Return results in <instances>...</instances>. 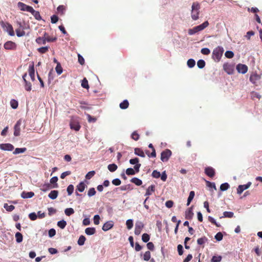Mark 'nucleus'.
<instances>
[{"mask_svg": "<svg viewBox=\"0 0 262 262\" xmlns=\"http://www.w3.org/2000/svg\"><path fill=\"white\" fill-rule=\"evenodd\" d=\"M126 225L128 229H131L133 227V220L128 219L126 222Z\"/></svg>", "mask_w": 262, "mask_h": 262, "instance_id": "obj_47", "label": "nucleus"}, {"mask_svg": "<svg viewBox=\"0 0 262 262\" xmlns=\"http://www.w3.org/2000/svg\"><path fill=\"white\" fill-rule=\"evenodd\" d=\"M29 74L32 81L35 80V69L34 66V63L33 62L31 65L29 66Z\"/></svg>", "mask_w": 262, "mask_h": 262, "instance_id": "obj_16", "label": "nucleus"}, {"mask_svg": "<svg viewBox=\"0 0 262 262\" xmlns=\"http://www.w3.org/2000/svg\"><path fill=\"white\" fill-rule=\"evenodd\" d=\"M96 191L94 188H90L88 192V195L89 197H91L95 195Z\"/></svg>", "mask_w": 262, "mask_h": 262, "instance_id": "obj_49", "label": "nucleus"}, {"mask_svg": "<svg viewBox=\"0 0 262 262\" xmlns=\"http://www.w3.org/2000/svg\"><path fill=\"white\" fill-rule=\"evenodd\" d=\"M4 47L6 50H14L16 48V45L12 41H7L4 43Z\"/></svg>", "mask_w": 262, "mask_h": 262, "instance_id": "obj_11", "label": "nucleus"}, {"mask_svg": "<svg viewBox=\"0 0 262 262\" xmlns=\"http://www.w3.org/2000/svg\"><path fill=\"white\" fill-rule=\"evenodd\" d=\"M30 13L33 15V16L36 20H40L42 19L41 16L39 12L37 11H35L33 8H32Z\"/></svg>", "mask_w": 262, "mask_h": 262, "instance_id": "obj_20", "label": "nucleus"}, {"mask_svg": "<svg viewBox=\"0 0 262 262\" xmlns=\"http://www.w3.org/2000/svg\"><path fill=\"white\" fill-rule=\"evenodd\" d=\"M57 225L58 227H59L60 228L63 229L66 227V226L67 225V222L64 220H62L58 221L57 222Z\"/></svg>", "mask_w": 262, "mask_h": 262, "instance_id": "obj_33", "label": "nucleus"}, {"mask_svg": "<svg viewBox=\"0 0 262 262\" xmlns=\"http://www.w3.org/2000/svg\"><path fill=\"white\" fill-rule=\"evenodd\" d=\"M70 127L72 129L78 131L80 128V125L77 122H72L70 123Z\"/></svg>", "mask_w": 262, "mask_h": 262, "instance_id": "obj_26", "label": "nucleus"}, {"mask_svg": "<svg viewBox=\"0 0 262 262\" xmlns=\"http://www.w3.org/2000/svg\"><path fill=\"white\" fill-rule=\"evenodd\" d=\"M201 52L204 55H207L210 53V50L207 48H204L201 49Z\"/></svg>", "mask_w": 262, "mask_h": 262, "instance_id": "obj_60", "label": "nucleus"}, {"mask_svg": "<svg viewBox=\"0 0 262 262\" xmlns=\"http://www.w3.org/2000/svg\"><path fill=\"white\" fill-rule=\"evenodd\" d=\"M10 105L12 108L16 109L18 107V102L15 99H12L10 101Z\"/></svg>", "mask_w": 262, "mask_h": 262, "instance_id": "obj_50", "label": "nucleus"}, {"mask_svg": "<svg viewBox=\"0 0 262 262\" xmlns=\"http://www.w3.org/2000/svg\"><path fill=\"white\" fill-rule=\"evenodd\" d=\"M85 233L88 235H92L96 233V229L94 227H88L85 229Z\"/></svg>", "mask_w": 262, "mask_h": 262, "instance_id": "obj_23", "label": "nucleus"}, {"mask_svg": "<svg viewBox=\"0 0 262 262\" xmlns=\"http://www.w3.org/2000/svg\"><path fill=\"white\" fill-rule=\"evenodd\" d=\"M34 195V193L32 191H23L21 193V197L23 199H29Z\"/></svg>", "mask_w": 262, "mask_h": 262, "instance_id": "obj_17", "label": "nucleus"}, {"mask_svg": "<svg viewBox=\"0 0 262 262\" xmlns=\"http://www.w3.org/2000/svg\"><path fill=\"white\" fill-rule=\"evenodd\" d=\"M151 176L153 178L158 179L160 177L161 173L157 170H154L152 172Z\"/></svg>", "mask_w": 262, "mask_h": 262, "instance_id": "obj_56", "label": "nucleus"}, {"mask_svg": "<svg viewBox=\"0 0 262 262\" xmlns=\"http://www.w3.org/2000/svg\"><path fill=\"white\" fill-rule=\"evenodd\" d=\"M193 213L192 211V206L190 207L185 212V218L187 220H191L193 216Z\"/></svg>", "mask_w": 262, "mask_h": 262, "instance_id": "obj_18", "label": "nucleus"}, {"mask_svg": "<svg viewBox=\"0 0 262 262\" xmlns=\"http://www.w3.org/2000/svg\"><path fill=\"white\" fill-rule=\"evenodd\" d=\"M14 148V146L10 143H2L0 144V149L3 150L12 151Z\"/></svg>", "mask_w": 262, "mask_h": 262, "instance_id": "obj_10", "label": "nucleus"}, {"mask_svg": "<svg viewBox=\"0 0 262 262\" xmlns=\"http://www.w3.org/2000/svg\"><path fill=\"white\" fill-rule=\"evenodd\" d=\"M16 35L17 37H20L24 36L25 35V32L24 31H20L19 29H16L15 30Z\"/></svg>", "mask_w": 262, "mask_h": 262, "instance_id": "obj_61", "label": "nucleus"}, {"mask_svg": "<svg viewBox=\"0 0 262 262\" xmlns=\"http://www.w3.org/2000/svg\"><path fill=\"white\" fill-rule=\"evenodd\" d=\"M17 6L21 11H27L29 12H30L33 8L31 6L27 5L22 2H18L17 3Z\"/></svg>", "mask_w": 262, "mask_h": 262, "instance_id": "obj_7", "label": "nucleus"}, {"mask_svg": "<svg viewBox=\"0 0 262 262\" xmlns=\"http://www.w3.org/2000/svg\"><path fill=\"white\" fill-rule=\"evenodd\" d=\"M64 213L66 215L70 216L74 213V210L72 208H68L64 210Z\"/></svg>", "mask_w": 262, "mask_h": 262, "instance_id": "obj_41", "label": "nucleus"}, {"mask_svg": "<svg viewBox=\"0 0 262 262\" xmlns=\"http://www.w3.org/2000/svg\"><path fill=\"white\" fill-rule=\"evenodd\" d=\"M144 227V224L141 222H138L135 224V234L137 235H139L142 230V229Z\"/></svg>", "mask_w": 262, "mask_h": 262, "instance_id": "obj_8", "label": "nucleus"}, {"mask_svg": "<svg viewBox=\"0 0 262 262\" xmlns=\"http://www.w3.org/2000/svg\"><path fill=\"white\" fill-rule=\"evenodd\" d=\"M155 190V186L154 185H151L149 186L148 188L146 189L145 196L147 197H149V195L151 194L152 192H154Z\"/></svg>", "mask_w": 262, "mask_h": 262, "instance_id": "obj_21", "label": "nucleus"}, {"mask_svg": "<svg viewBox=\"0 0 262 262\" xmlns=\"http://www.w3.org/2000/svg\"><path fill=\"white\" fill-rule=\"evenodd\" d=\"M130 182L138 186H141L142 184V180L136 177L132 178L130 180Z\"/></svg>", "mask_w": 262, "mask_h": 262, "instance_id": "obj_29", "label": "nucleus"}, {"mask_svg": "<svg viewBox=\"0 0 262 262\" xmlns=\"http://www.w3.org/2000/svg\"><path fill=\"white\" fill-rule=\"evenodd\" d=\"M222 260L221 256H213L211 259V262H220Z\"/></svg>", "mask_w": 262, "mask_h": 262, "instance_id": "obj_63", "label": "nucleus"}, {"mask_svg": "<svg viewBox=\"0 0 262 262\" xmlns=\"http://www.w3.org/2000/svg\"><path fill=\"white\" fill-rule=\"evenodd\" d=\"M223 237V234L221 232H219L216 234L214 237L217 241L219 242L222 240Z\"/></svg>", "mask_w": 262, "mask_h": 262, "instance_id": "obj_59", "label": "nucleus"}, {"mask_svg": "<svg viewBox=\"0 0 262 262\" xmlns=\"http://www.w3.org/2000/svg\"><path fill=\"white\" fill-rule=\"evenodd\" d=\"M150 258V252L149 251H146L143 255V259L145 261H148Z\"/></svg>", "mask_w": 262, "mask_h": 262, "instance_id": "obj_51", "label": "nucleus"}, {"mask_svg": "<svg viewBox=\"0 0 262 262\" xmlns=\"http://www.w3.org/2000/svg\"><path fill=\"white\" fill-rule=\"evenodd\" d=\"M132 138L135 141H137L139 139V135L136 131H134L132 134Z\"/></svg>", "mask_w": 262, "mask_h": 262, "instance_id": "obj_64", "label": "nucleus"}, {"mask_svg": "<svg viewBox=\"0 0 262 262\" xmlns=\"http://www.w3.org/2000/svg\"><path fill=\"white\" fill-rule=\"evenodd\" d=\"M135 173V171L132 168H128L126 170V174L128 176L134 175Z\"/></svg>", "mask_w": 262, "mask_h": 262, "instance_id": "obj_58", "label": "nucleus"}, {"mask_svg": "<svg viewBox=\"0 0 262 262\" xmlns=\"http://www.w3.org/2000/svg\"><path fill=\"white\" fill-rule=\"evenodd\" d=\"M150 239V236L147 233H143L142 235V240L144 243H147Z\"/></svg>", "mask_w": 262, "mask_h": 262, "instance_id": "obj_46", "label": "nucleus"}, {"mask_svg": "<svg viewBox=\"0 0 262 262\" xmlns=\"http://www.w3.org/2000/svg\"><path fill=\"white\" fill-rule=\"evenodd\" d=\"M236 69L239 73L245 74L248 71V67L243 64L239 63L236 66Z\"/></svg>", "mask_w": 262, "mask_h": 262, "instance_id": "obj_9", "label": "nucleus"}, {"mask_svg": "<svg viewBox=\"0 0 262 262\" xmlns=\"http://www.w3.org/2000/svg\"><path fill=\"white\" fill-rule=\"evenodd\" d=\"M24 82V83H25V85H24V86H25V90L27 91H31V89H32V84L31 83L26 80Z\"/></svg>", "mask_w": 262, "mask_h": 262, "instance_id": "obj_36", "label": "nucleus"}, {"mask_svg": "<svg viewBox=\"0 0 262 262\" xmlns=\"http://www.w3.org/2000/svg\"><path fill=\"white\" fill-rule=\"evenodd\" d=\"M205 173L208 177L212 178L215 175V170L212 167H207L205 169Z\"/></svg>", "mask_w": 262, "mask_h": 262, "instance_id": "obj_15", "label": "nucleus"}, {"mask_svg": "<svg viewBox=\"0 0 262 262\" xmlns=\"http://www.w3.org/2000/svg\"><path fill=\"white\" fill-rule=\"evenodd\" d=\"M208 239L206 237L203 236L201 238H199L197 240V243L199 245H202L207 242Z\"/></svg>", "mask_w": 262, "mask_h": 262, "instance_id": "obj_39", "label": "nucleus"}, {"mask_svg": "<svg viewBox=\"0 0 262 262\" xmlns=\"http://www.w3.org/2000/svg\"><path fill=\"white\" fill-rule=\"evenodd\" d=\"M209 26V23L208 21H205L202 24L195 26L191 29H189L188 30V33L189 35H194L202 30L205 29Z\"/></svg>", "mask_w": 262, "mask_h": 262, "instance_id": "obj_1", "label": "nucleus"}, {"mask_svg": "<svg viewBox=\"0 0 262 262\" xmlns=\"http://www.w3.org/2000/svg\"><path fill=\"white\" fill-rule=\"evenodd\" d=\"M52 188H53V186L49 183H45L40 186V190L43 192H46Z\"/></svg>", "mask_w": 262, "mask_h": 262, "instance_id": "obj_19", "label": "nucleus"}, {"mask_svg": "<svg viewBox=\"0 0 262 262\" xmlns=\"http://www.w3.org/2000/svg\"><path fill=\"white\" fill-rule=\"evenodd\" d=\"M207 186L211 188H213L215 190H216V187L215 186V184L214 182H211L208 181H206Z\"/></svg>", "mask_w": 262, "mask_h": 262, "instance_id": "obj_54", "label": "nucleus"}, {"mask_svg": "<svg viewBox=\"0 0 262 262\" xmlns=\"http://www.w3.org/2000/svg\"><path fill=\"white\" fill-rule=\"evenodd\" d=\"M85 187H86V185L84 183V182H81L76 186V190H77L80 192H82L84 190Z\"/></svg>", "mask_w": 262, "mask_h": 262, "instance_id": "obj_25", "label": "nucleus"}, {"mask_svg": "<svg viewBox=\"0 0 262 262\" xmlns=\"http://www.w3.org/2000/svg\"><path fill=\"white\" fill-rule=\"evenodd\" d=\"M251 185V182H249L246 184L240 185L237 189L238 194H241L245 190L248 189Z\"/></svg>", "mask_w": 262, "mask_h": 262, "instance_id": "obj_12", "label": "nucleus"}, {"mask_svg": "<svg viewBox=\"0 0 262 262\" xmlns=\"http://www.w3.org/2000/svg\"><path fill=\"white\" fill-rule=\"evenodd\" d=\"M195 195V192L194 191H191L189 192V194L188 196V198L187 199V206H189L191 203V202L192 201V200L194 198V196Z\"/></svg>", "mask_w": 262, "mask_h": 262, "instance_id": "obj_30", "label": "nucleus"}, {"mask_svg": "<svg viewBox=\"0 0 262 262\" xmlns=\"http://www.w3.org/2000/svg\"><path fill=\"white\" fill-rule=\"evenodd\" d=\"M4 207L7 211L9 212L12 211L15 208V207L13 205H9L7 203L4 204Z\"/></svg>", "mask_w": 262, "mask_h": 262, "instance_id": "obj_44", "label": "nucleus"}, {"mask_svg": "<svg viewBox=\"0 0 262 262\" xmlns=\"http://www.w3.org/2000/svg\"><path fill=\"white\" fill-rule=\"evenodd\" d=\"M74 189V187L73 185H72V184H70L68 186L67 191L68 195H70L73 193Z\"/></svg>", "mask_w": 262, "mask_h": 262, "instance_id": "obj_48", "label": "nucleus"}, {"mask_svg": "<svg viewBox=\"0 0 262 262\" xmlns=\"http://www.w3.org/2000/svg\"><path fill=\"white\" fill-rule=\"evenodd\" d=\"M81 86L82 88H85V89H88L89 88V84H88V81L86 80V79L85 78H84L82 80Z\"/></svg>", "mask_w": 262, "mask_h": 262, "instance_id": "obj_53", "label": "nucleus"}, {"mask_svg": "<svg viewBox=\"0 0 262 262\" xmlns=\"http://www.w3.org/2000/svg\"><path fill=\"white\" fill-rule=\"evenodd\" d=\"M229 187V184L226 182L224 183H223L220 186V190L222 191H224L225 190H227Z\"/></svg>", "mask_w": 262, "mask_h": 262, "instance_id": "obj_45", "label": "nucleus"}, {"mask_svg": "<svg viewBox=\"0 0 262 262\" xmlns=\"http://www.w3.org/2000/svg\"><path fill=\"white\" fill-rule=\"evenodd\" d=\"M224 51V49L222 47L218 46L213 50L212 58L216 62H219L223 55Z\"/></svg>", "mask_w": 262, "mask_h": 262, "instance_id": "obj_3", "label": "nucleus"}, {"mask_svg": "<svg viewBox=\"0 0 262 262\" xmlns=\"http://www.w3.org/2000/svg\"><path fill=\"white\" fill-rule=\"evenodd\" d=\"M119 189L122 191H125L126 190H131L132 189V188L131 187V185L130 184L125 185H122L121 187L119 188H117L116 189Z\"/></svg>", "mask_w": 262, "mask_h": 262, "instance_id": "obj_38", "label": "nucleus"}, {"mask_svg": "<svg viewBox=\"0 0 262 262\" xmlns=\"http://www.w3.org/2000/svg\"><path fill=\"white\" fill-rule=\"evenodd\" d=\"M55 70L58 75H60L62 73V68L59 62H57V64L55 67Z\"/></svg>", "mask_w": 262, "mask_h": 262, "instance_id": "obj_37", "label": "nucleus"}, {"mask_svg": "<svg viewBox=\"0 0 262 262\" xmlns=\"http://www.w3.org/2000/svg\"><path fill=\"white\" fill-rule=\"evenodd\" d=\"M58 194V191L57 190H52L48 194V197L52 200H55L57 198Z\"/></svg>", "mask_w": 262, "mask_h": 262, "instance_id": "obj_24", "label": "nucleus"}, {"mask_svg": "<svg viewBox=\"0 0 262 262\" xmlns=\"http://www.w3.org/2000/svg\"><path fill=\"white\" fill-rule=\"evenodd\" d=\"M208 221L211 223L214 224L216 227H220V224L216 222V220L211 216H208Z\"/></svg>", "mask_w": 262, "mask_h": 262, "instance_id": "obj_55", "label": "nucleus"}, {"mask_svg": "<svg viewBox=\"0 0 262 262\" xmlns=\"http://www.w3.org/2000/svg\"><path fill=\"white\" fill-rule=\"evenodd\" d=\"M171 155V151L169 149H166L161 153V160L163 162H167Z\"/></svg>", "mask_w": 262, "mask_h": 262, "instance_id": "obj_4", "label": "nucleus"}, {"mask_svg": "<svg viewBox=\"0 0 262 262\" xmlns=\"http://www.w3.org/2000/svg\"><path fill=\"white\" fill-rule=\"evenodd\" d=\"M48 49H49V47L46 46V47L39 48L37 49V50L40 53L43 54V53H46L48 51Z\"/></svg>", "mask_w": 262, "mask_h": 262, "instance_id": "obj_52", "label": "nucleus"}, {"mask_svg": "<svg viewBox=\"0 0 262 262\" xmlns=\"http://www.w3.org/2000/svg\"><path fill=\"white\" fill-rule=\"evenodd\" d=\"M29 219L32 221H35L37 218V215L35 212H31L29 214Z\"/></svg>", "mask_w": 262, "mask_h": 262, "instance_id": "obj_62", "label": "nucleus"}, {"mask_svg": "<svg viewBox=\"0 0 262 262\" xmlns=\"http://www.w3.org/2000/svg\"><path fill=\"white\" fill-rule=\"evenodd\" d=\"M129 103L127 100H124L122 102L120 103V107L121 109L124 110L128 107Z\"/></svg>", "mask_w": 262, "mask_h": 262, "instance_id": "obj_32", "label": "nucleus"}, {"mask_svg": "<svg viewBox=\"0 0 262 262\" xmlns=\"http://www.w3.org/2000/svg\"><path fill=\"white\" fill-rule=\"evenodd\" d=\"M200 8V5L198 2L193 3L191 6V17L193 20L199 19Z\"/></svg>", "mask_w": 262, "mask_h": 262, "instance_id": "obj_2", "label": "nucleus"}, {"mask_svg": "<svg viewBox=\"0 0 262 262\" xmlns=\"http://www.w3.org/2000/svg\"><path fill=\"white\" fill-rule=\"evenodd\" d=\"M58 178L57 176H54L52 177L50 180V184H52L53 188H57L58 187V184L57 182L58 181Z\"/></svg>", "mask_w": 262, "mask_h": 262, "instance_id": "obj_22", "label": "nucleus"}, {"mask_svg": "<svg viewBox=\"0 0 262 262\" xmlns=\"http://www.w3.org/2000/svg\"><path fill=\"white\" fill-rule=\"evenodd\" d=\"M117 165L115 163L109 164L107 166V168L111 172H114L117 170Z\"/></svg>", "mask_w": 262, "mask_h": 262, "instance_id": "obj_35", "label": "nucleus"}, {"mask_svg": "<svg viewBox=\"0 0 262 262\" xmlns=\"http://www.w3.org/2000/svg\"><path fill=\"white\" fill-rule=\"evenodd\" d=\"M22 123V119H19L16 123L14 127V135L16 137L20 135V126Z\"/></svg>", "mask_w": 262, "mask_h": 262, "instance_id": "obj_6", "label": "nucleus"}, {"mask_svg": "<svg viewBox=\"0 0 262 262\" xmlns=\"http://www.w3.org/2000/svg\"><path fill=\"white\" fill-rule=\"evenodd\" d=\"M85 237L83 235H80L78 240L77 243L79 246H83L85 241Z\"/></svg>", "mask_w": 262, "mask_h": 262, "instance_id": "obj_42", "label": "nucleus"}, {"mask_svg": "<svg viewBox=\"0 0 262 262\" xmlns=\"http://www.w3.org/2000/svg\"><path fill=\"white\" fill-rule=\"evenodd\" d=\"M135 154L141 157L142 158H144L145 157V155L143 152V151L139 148H135Z\"/></svg>", "mask_w": 262, "mask_h": 262, "instance_id": "obj_27", "label": "nucleus"}, {"mask_svg": "<svg viewBox=\"0 0 262 262\" xmlns=\"http://www.w3.org/2000/svg\"><path fill=\"white\" fill-rule=\"evenodd\" d=\"M27 150V148L26 147L23 148H16L13 154L14 155H17L21 153H24Z\"/></svg>", "mask_w": 262, "mask_h": 262, "instance_id": "obj_31", "label": "nucleus"}, {"mask_svg": "<svg viewBox=\"0 0 262 262\" xmlns=\"http://www.w3.org/2000/svg\"><path fill=\"white\" fill-rule=\"evenodd\" d=\"M260 79V76L257 73H253L250 77V81L253 84H256L257 81Z\"/></svg>", "mask_w": 262, "mask_h": 262, "instance_id": "obj_14", "label": "nucleus"}, {"mask_svg": "<svg viewBox=\"0 0 262 262\" xmlns=\"http://www.w3.org/2000/svg\"><path fill=\"white\" fill-rule=\"evenodd\" d=\"M47 35V33H45V37H38L36 39V42L38 44H46V39L45 36Z\"/></svg>", "mask_w": 262, "mask_h": 262, "instance_id": "obj_28", "label": "nucleus"}, {"mask_svg": "<svg viewBox=\"0 0 262 262\" xmlns=\"http://www.w3.org/2000/svg\"><path fill=\"white\" fill-rule=\"evenodd\" d=\"M1 26L3 28L6 27V31L8 33L9 35L13 36L15 35L13 28L12 26L9 24V23H4V21H2L1 23Z\"/></svg>", "mask_w": 262, "mask_h": 262, "instance_id": "obj_5", "label": "nucleus"}, {"mask_svg": "<svg viewBox=\"0 0 262 262\" xmlns=\"http://www.w3.org/2000/svg\"><path fill=\"white\" fill-rule=\"evenodd\" d=\"M187 64L189 68H192L195 64V61L193 59H189L187 61Z\"/></svg>", "mask_w": 262, "mask_h": 262, "instance_id": "obj_40", "label": "nucleus"}, {"mask_svg": "<svg viewBox=\"0 0 262 262\" xmlns=\"http://www.w3.org/2000/svg\"><path fill=\"white\" fill-rule=\"evenodd\" d=\"M197 66L199 69H203L205 66V61L203 59H200L197 62Z\"/></svg>", "mask_w": 262, "mask_h": 262, "instance_id": "obj_43", "label": "nucleus"}, {"mask_svg": "<svg viewBox=\"0 0 262 262\" xmlns=\"http://www.w3.org/2000/svg\"><path fill=\"white\" fill-rule=\"evenodd\" d=\"M95 174V172L94 170L89 171L85 175L86 179L90 180L94 176Z\"/></svg>", "mask_w": 262, "mask_h": 262, "instance_id": "obj_57", "label": "nucleus"}, {"mask_svg": "<svg viewBox=\"0 0 262 262\" xmlns=\"http://www.w3.org/2000/svg\"><path fill=\"white\" fill-rule=\"evenodd\" d=\"M114 226V223L112 221H109L106 222H105L102 228V229L104 231H108V230L111 229Z\"/></svg>", "mask_w": 262, "mask_h": 262, "instance_id": "obj_13", "label": "nucleus"}, {"mask_svg": "<svg viewBox=\"0 0 262 262\" xmlns=\"http://www.w3.org/2000/svg\"><path fill=\"white\" fill-rule=\"evenodd\" d=\"M16 241L18 243H20L23 241V235L20 232H16L15 233Z\"/></svg>", "mask_w": 262, "mask_h": 262, "instance_id": "obj_34", "label": "nucleus"}]
</instances>
